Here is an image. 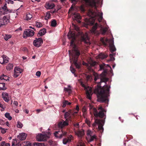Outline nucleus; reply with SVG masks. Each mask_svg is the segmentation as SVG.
<instances>
[{"label": "nucleus", "mask_w": 146, "mask_h": 146, "mask_svg": "<svg viewBox=\"0 0 146 146\" xmlns=\"http://www.w3.org/2000/svg\"><path fill=\"white\" fill-rule=\"evenodd\" d=\"M90 113L92 111L95 118L99 117L100 118L104 119H95V123L93 125L95 126L96 125H98V127L100 130H103V126L105 122V119L106 118V111L102 106H99L97 108V109L90 104Z\"/></svg>", "instance_id": "f257e3e1"}, {"label": "nucleus", "mask_w": 146, "mask_h": 146, "mask_svg": "<svg viewBox=\"0 0 146 146\" xmlns=\"http://www.w3.org/2000/svg\"><path fill=\"white\" fill-rule=\"evenodd\" d=\"M97 86L98 88L94 90V93L97 94L98 101L102 103H108L110 87L107 85L102 88L99 84Z\"/></svg>", "instance_id": "f03ea898"}, {"label": "nucleus", "mask_w": 146, "mask_h": 146, "mask_svg": "<svg viewBox=\"0 0 146 146\" xmlns=\"http://www.w3.org/2000/svg\"><path fill=\"white\" fill-rule=\"evenodd\" d=\"M72 115V113L70 110L65 113L64 114V117L66 119V120L65 121L63 120L62 121H60L58 123V126L59 128H61V131H56L54 133V135L55 137L61 139L63 136H65L67 135V132L63 131L62 129L65 126L68 125V121L70 120L71 115Z\"/></svg>", "instance_id": "7ed1b4c3"}, {"label": "nucleus", "mask_w": 146, "mask_h": 146, "mask_svg": "<svg viewBox=\"0 0 146 146\" xmlns=\"http://www.w3.org/2000/svg\"><path fill=\"white\" fill-rule=\"evenodd\" d=\"M108 67L111 68V67L108 65H106L104 63L100 65V69L103 70L104 71L101 75H99L97 74L94 75V80L96 83L100 84L102 82H106L108 80V78L106 77V76L108 72V70L106 68V67Z\"/></svg>", "instance_id": "20e7f679"}, {"label": "nucleus", "mask_w": 146, "mask_h": 146, "mask_svg": "<svg viewBox=\"0 0 146 146\" xmlns=\"http://www.w3.org/2000/svg\"><path fill=\"white\" fill-rule=\"evenodd\" d=\"M74 50L71 52L70 50H69V55L70 56V60L71 63L72 61L76 68L79 69L80 68V65L77 62L78 58L80 54V52L76 49H74Z\"/></svg>", "instance_id": "39448f33"}, {"label": "nucleus", "mask_w": 146, "mask_h": 146, "mask_svg": "<svg viewBox=\"0 0 146 146\" xmlns=\"http://www.w3.org/2000/svg\"><path fill=\"white\" fill-rule=\"evenodd\" d=\"M87 15L92 18H95L97 15L98 20L99 22H101L103 19V13L98 12L97 14L96 12L94 11L93 10L90 9L87 12Z\"/></svg>", "instance_id": "423d86ee"}, {"label": "nucleus", "mask_w": 146, "mask_h": 146, "mask_svg": "<svg viewBox=\"0 0 146 146\" xmlns=\"http://www.w3.org/2000/svg\"><path fill=\"white\" fill-rule=\"evenodd\" d=\"M109 42L110 49L111 52V53L110 54V59L109 61H113L115 60V58L113 57V56L115 55V53L113 52L115 51L116 50V49L114 44L113 41L112 40H110Z\"/></svg>", "instance_id": "0eeeda50"}, {"label": "nucleus", "mask_w": 146, "mask_h": 146, "mask_svg": "<svg viewBox=\"0 0 146 146\" xmlns=\"http://www.w3.org/2000/svg\"><path fill=\"white\" fill-rule=\"evenodd\" d=\"M50 135L51 133L50 132L44 134H38L36 136V139L39 141H45L49 138Z\"/></svg>", "instance_id": "6e6552de"}, {"label": "nucleus", "mask_w": 146, "mask_h": 146, "mask_svg": "<svg viewBox=\"0 0 146 146\" xmlns=\"http://www.w3.org/2000/svg\"><path fill=\"white\" fill-rule=\"evenodd\" d=\"M67 36L69 39H72L70 42V46H74V47H75V45L74 44V42L76 39L75 32V31H70L68 33Z\"/></svg>", "instance_id": "1a4fd4ad"}, {"label": "nucleus", "mask_w": 146, "mask_h": 146, "mask_svg": "<svg viewBox=\"0 0 146 146\" xmlns=\"http://www.w3.org/2000/svg\"><path fill=\"white\" fill-rule=\"evenodd\" d=\"M34 32L30 29H26L24 32L23 37L24 38H26L29 36H32L34 34Z\"/></svg>", "instance_id": "9d476101"}, {"label": "nucleus", "mask_w": 146, "mask_h": 146, "mask_svg": "<svg viewBox=\"0 0 146 146\" xmlns=\"http://www.w3.org/2000/svg\"><path fill=\"white\" fill-rule=\"evenodd\" d=\"M43 41L41 37L36 38L35 39L33 42V44L34 46L37 47L40 46L43 43Z\"/></svg>", "instance_id": "9b49d317"}, {"label": "nucleus", "mask_w": 146, "mask_h": 146, "mask_svg": "<svg viewBox=\"0 0 146 146\" xmlns=\"http://www.w3.org/2000/svg\"><path fill=\"white\" fill-rule=\"evenodd\" d=\"M74 137L71 135H70L66 138H64L62 141L64 145L67 143H69L71 142V141L73 139Z\"/></svg>", "instance_id": "f8f14e48"}, {"label": "nucleus", "mask_w": 146, "mask_h": 146, "mask_svg": "<svg viewBox=\"0 0 146 146\" xmlns=\"http://www.w3.org/2000/svg\"><path fill=\"white\" fill-rule=\"evenodd\" d=\"M87 2L89 6L92 7H94L95 9H96L97 7V6L96 4H99V2H96L94 0H88Z\"/></svg>", "instance_id": "ddd939ff"}, {"label": "nucleus", "mask_w": 146, "mask_h": 146, "mask_svg": "<svg viewBox=\"0 0 146 146\" xmlns=\"http://www.w3.org/2000/svg\"><path fill=\"white\" fill-rule=\"evenodd\" d=\"M81 40L87 45H89L90 44L89 37L87 35H83L82 36Z\"/></svg>", "instance_id": "4468645a"}, {"label": "nucleus", "mask_w": 146, "mask_h": 146, "mask_svg": "<svg viewBox=\"0 0 146 146\" xmlns=\"http://www.w3.org/2000/svg\"><path fill=\"white\" fill-rule=\"evenodd\" d=\"M76 134L78 137L81 138L84 134V131L83 129L79 130L76 132Z\"/></svg>", "instance_id": "2eb2a0df"}, {"label": "nucleus", "mask_w": 146, "mask_h": 146, "mask_svg": "<svg viewBox=\"0 0 146 146\" xmlns=\"http://www.w3.org/2000/svg\"><path fill=\"white\" fill-rule=\"evenodd\" d=\"M27 135L24 133H21L17 136V138L19 140L22 141L25 140L26 138Z\"/></svg>", "instance_id": "dca6fc26"}, {"label": "nucleus", "mask_w": 146, "mask_h": 146, "mask_svg": "<svg viewBox=\"0 0 146 146\" xmlns=\"http://www.w3.org/2000/svg\"><path fill=\"white\" fill-rule=\"evenodd\" d=\"M98 26V24L97 23H96L95 25L93 26L91 29L92 32L93 33L97 34H99V33H96L97 32L96 29Z\"/></svg>", "instance_id": "f3484780"}, {"label": "nucleus", "mask_w": 146, "mask_h": 146, "mask_svg": "<svg viewBox=\"0 0 146 146\" xmlns=\"http://www.w3.org/2000/svg\"><path fill=\"white\" fill-rule=\"evenodd\" d=\"M74 16L73 19L74 20H79L81 19V17L79 14L77 13H73Z\"/></svg>", "instance_id": "a211bd4d"}, {"label": "nucleus", "mask_w": 146, "mask_h": 146, "mask_svg": "<svg viewBox=\"0 0 146 146\" xmlns=\"http://www.w3.org/2000/svg\"><path fill=\"white\" fill-rule=\"evenodd\" d=\"M55 5L54 4L51 2H48L46 4V8L47 9H52L54 8Z\"/></svg>", "instance_id": "6ab92c4d"}, {"label": "nucleus", "mask_w": 146, "mask_h": 146, "mask_svg": "<svg viewBox=\"0 0 146 146\" xmlns=\"http://www.w3.org/2000/svg\"><path fill=\"white\" fill-rule=\"evenodd\" d=\"M46 33V29H43L40 30L39 33L37 34V36L38 37L42 36L44 35Z\"/></svg>", "instance_id": "aec40b11"}, {"label": "nucleus", "mask_w": 146, "mask_h": 146, "mask_svg": "<svg viewBox=\"0 0 146 146\" xmlns=\"http://www.w3.org/2000/svg\"><path fill=\"white\" fill-rule=\"evenodd\" d=\"M2 95L4 100L5 102H8L9 100L8 94L6 93H3Z\"/></svg>", "instance_id": "412c9836"}, {"label": "nucleus", "mask_w": 146, "mask_h": 146, "mask_svg": "<svg viewBox=\"0 0 146 146\" xmlns=\"http://www.w3.org/2000/svg\"><path fill=\"white\" fill-rule=\"evenodd\" d=\"M1 22H2V23H3L4 25L7 23L8 22H9V20L8 18H7L6 16H4L2 19H0Z\"/></svg>", "instance_id": "4be33fe9"}, {"label": "nucleus", "mask_w": 146, "mask_h": 146, "mask_svg": "<svg viewBox=\"0 0 146 146\" xmlns=\"http://www.w3.org/2000/svg\"><path fill=\"white\" fill-rule=\"evenodd\" d=\"M3 9L6 14L12 12L11 10L7 9V4L6 3L4 5L3 7Z\"/></svg>", "instance_id": "5701e85b"}, {"label": "nucleus", "mask_w": 146, "mask_h": 146, "mask_svg": "<svg viewBox=\"0 0 146 146\" xmlns=\"http://www.w3.org/2000/svg\"><path fill=\"white\" fill-rule=\"evenodd\" d=\"M86 94L87 97L88 99L90 100L91 99V96L92 95L91 91L86 90Z\"/></svg>", "instance_id": "b1692460"}, {"label": "nucleus", "mask_w": 146, "mask_h": 146, "mask_svg": "<svg viewBox=\"0 0 146 146\" xmlns=\"http://www.w3.org/2000/svg\"><path fill=\"white\" fill-rule=\"evenodd\" d=\"M0 80L8 81H9V79L8 77L4 75V74H3L1 75L0 77Z\"/></svg>", "instance_id": "393cba45"}, {"label": "nucleus", "mask_w": 146, "mask_h": 146, "mask_svg": "<svg viewBox=\"0 0 146 146\" xmlns=\"http://www.w3.org/2000/svg\"><path fill=\"white\" fill-rule=\"evenodd\" d=\"M90 66L88 67V69L89 70H92L91 67L95 66L97 64V63L96 61H92L90 63Z\"/></svg>", "instance_id": "a878e982"}, {"label": "nucleus", "mask_w": 146, "mask_h": 146, "mask_svg": "<svg viewBox=\"0 0 146 146\" xmlns=\"http://www.w3.org/2000/svg\"><path fill=\"white\" fill-rule=\"evenodd\" d=\"M17 142L16 139H13V141L12 142V145L11 146H21L22 144L20 143H18L15 145V142Z\"/></svg>", "instance_id": "bb28decb"}, {"label": "nucleus", "mask_w": 146, "mask_h": 146, "mask_svg": "<svg viewBox=\"0 0 146 146\" xmlns=\"http://www.w3.org/2000/svg\"><path fill=\"white\" fill-rule=\"evenodd\" d=\"M108 39L107 38H106L105 40L103 38H102L101 39V41L102 44L105 46L107 45V42H108Z\"/></svg>", "instance_id": "cd10ccee"}, {"label": "nucleus", "mask_w": 146, "mask_h": 146, "mask_svg": "<svg viewBox=\"0 0 146 146\" xmlns=\"http://www.w3.org/2000/svg\"><path fill=\"white\" fill-rule=\"evenodd\" d=\"M57 25V23L55 19H53L51 22V26L53 27H55Z\"/></svg>", "instance_id": "c85d7f7f"}, {"label": "nucleus", "mask_w": 146, "mask_h": 146, "mask_svg": "<svg viewBox=\"0 0 146 146\" xmlns=\"http://www.w3.org/2000/svg\"><path fill=\"white\" fill-rule=\"evenodd\" d=\"M5 83H0V90H5L6 89V88L5 87Z\"/></svg>", "instance_id": "c756f323"}, {"label": "nucleus", "mask_w": 146, "mask_h": 146, "mask_svg": "<svg viewBox=\"0 0 146 146\" xmlns=\"http://www.w3.org/2000/svg\"><path fill=\"white\" fill-rule=\"evenodd\" d=\"M107 56V55L106 54L102 53H100L99 55V57L102 59H103L106 58Z\"/></svg>", "instance_id": "7c9ffc66"}, {"label": "nucleus", "mask_w": 146, "mask_h": 146, "mask_svg": "<svg viewBox=\"0 0 146 146\" xmlns=\"http://www.w3.org/2000/svg\"><path fill=\"white\" fill-rule=\"evenodd\" d=\"M32 17V15L29 13H27L26 17V20L27 21H29L31 19Z\"/></svg>", "instance_id": "2f4dec72"}, {"label": "nucleus", "mask_w": 146, "mask_h": 146, "mask_svg": "<svg viewBox=\"0 0 146 146\" xmlns=\"http://www.w3.org/2000/svg\"><path fill=\"white\" fill-rule=\"evenodd\" d=\"M68 88H64V90L68 92L69 94H70L71 92V90L70 89L71 86L70 85L68 86Z\"/></svg>", "instance_id": "473e14b6"}, {"label": "nucleus", "mask_w": 146, "mask_h": 146, "mask_svg": "<svg viewBox=\"0 0 146 146\" xmlns=\"http://www.w3.org/2000/svg\"><path fill=\"white\" fill-rule=\"evenodd\" d=\"M5 117L7 118L9 120H11L12 119V117L10 115V114L9 113H6L5 114Z\"/></svg>", "instance_id": "72a5a7b5"}, {"label": "nucleus", "mask_w": 146, "mask_h": 146, "mask_svg": "<svg viewBox=\"0 0 146 146\" xmlns=\"http://www.w3.org/2000/svg\"><path fill=\"white\" fill-rule=\"evenodd\" d=\"M0 146H10L9 143H6L5 141H3L1 143Z\"/></svg>", "instance_id": "f704fd0d"}, {"label": "nucleus", "mask_w": 146, "mask_h": 146, "mask_svg": "<svg viewBox=\"0 0 146 146\" xmlns=\"http://www.w3.org/2000/svg\"><path fill=\"white\" fill-rule=\"evenodd\" d=\"M13 67V65L12 64H9L7 65L6 67V69L7 70H10L12 69Z\"/></svg>", "instance_id": "c9c22d12"}, {"label": "nucleus", "mask_w": 146, "mask_h": 146, "mask_svg": "<svg viewBox=\"0 0 146 146\" xmlns=\"http://www.w3.org/2000/svg\"><path fill=\"white\" fill-rule=\"evenodd\" d=\"M35 26L38 28H40L42 26V23L40 22H37L36 23Z\"/></svg>", "instance_id": "e433bc0d"}, {"label": "nucleus", "mask_w": 146, "mask_h": 146, "mask_svg": "<svg viewBox=\"0 0 146 146\" xmlns=\"http://www.w3.org/2000/svg\"><path fill=\"white\" fill-rule=\"evenodd\" d=\"M90 142H91L93 141L94 139H97V137L95 135H94L93 136L90 135Z\"/></svg>", "instance_id": "4c0bfd02"}, {"label": "nucleus", "mask_w": 146, "mask_h": 146, "mask_svg": "<svg viewBox=\"0 0 146 146\" xmlns=\"http://www.w3.org/2000/svg\"><path fill=\"white\" fill-rule=\"evenodd\" d=\"M3 57L4 64L7 63L8 62V60L7 59V57L5 55H3Z\"/></svg>", "instance_id": "58836bf2"}, {"label": "nucleus", "mask_w": 146, "mask_h": 146, "mask_svg": "<svg viewBox=\"0 0 146 146\" xmlns=\"http://www.w3.org/2000/svg\"><path fill=\"white\" fill-rule=\"evenodd\" d=\"M102 33V35H104L106 32L107 31L108 29L105 27V28H102L101 29Z\"/></svg>", "instance_id": "ea45409f"}, {"label": "nucleus", "mask_w": 146, "mask_h": 146, "mask_svg": "<svg viewBox=\"0 0 146 146\" xmlns=\"http://www.w3.org/2000/svg\"><path fill=\"white\" fill-rule=\"evenodd\" d=\"M14 71L19 72V73H21L22 72V70L18 67H16L14 69Z\"/></svg>", "instance_id": "a19ab883"}, {"label": "nucleus", "mask_w": 146, "mask_h": 146, "mask_svg": "<svg viewBox=\"0 0 146 146\" xmlns=\"http://www.w3.org/2000/svg\"><path fill=\"white\" fill-rule=\"evenodd\" d=\"M79 9L82 13H84L85 11V9L83 5H82L80 6L79 7Z\"/></svg>", "instance_id": "79ce46f5"}, {"label": "nucleus", "mask_w": 146, "mask_h": 146, "mask_svg": "<svg viewBox=\"0 0 146 146\" xmlns=\"http://www.w3.org/2000/svg\"><path fill=\"white\" fill-rule=\"evenodd\" d=\"M34 145H36L37 146H44V144L43 143H39L35 142L33 143Z\"/></svg>", "instance_id": "37998d69"}, {"label": "nucleus", "mask_w": 146, "mask_h": 146, "mask_svg": "<svg viewBox=\"0 0 146 146\" xmlns=\"http://www.w3.org/2000/svg\"><path fill=\"white\" fill-rule=\"evenodd\" d=\"M51 17V14H50L49 13L47 12L46 13V18L45 19L46 20H48V19H49Z\"/></svg>", "instance_id": "c03bdc74"}, {"label": "nucleus", "mask_w": 146, "mask_h": 146, "mask_svg": "<svg viewBox=\"0 0 146 146\" xmlns=\"http://www.w3.org/2000/svg\"><path fill=\"white\" fill-rule=\"evenodd\" d=\"M23 126V124L20 121H18L17 124V127L19 128H21Z\"/></svg>", "instance_id": "a18cd8bd"}, {"label": "nucleus", "mask_w": 146, "mask_h": 146, "mask_svg": "<svg viewBox=\"0 0 146 146\" xmlns=\"http://www.w3.org/2000/svg\"><path fill=\"white\" fill-rule=\"evenodd\" d=\"M11 37V35H6L5 36H4V39L6 40H8Z\"/></svg>", "instance_id": "49530a36"}, {"label": "nucleus", "mask_w": 146, "mask_h": 146, "mask_svg": "<svg viewBox=\"0 0 146 146\" xmlns=\"http://www.w3.org/2000/svg\"><path fill=\"white\" fill-rule=\"evenodd\" d=\"M20 73H19V72H17L14 71V77H15V78H16V77H17L18 76H19V75L20 74Z\"/></svg>", "instance_id": "de8ad7c7"}, {"label": "nucleus", "mask_w": 146, "mask_h": 146, "mask_svg": "<svg viewBox=\"0 0 146 146\" xmlns=\"http://www.w3.org/2000/svg\"><path fill=\"white\" fill-rule=\"evenodd\" d=\"M87 108L85 106H83L82 108V113H87Z\"/></svg>", "instance_id": "09e8293b"}, {"label": "nucleus", "mask_w": 146, "mask_h": 146, "mask_svg": "<svg viewBox=\"0 0 146 146\" xmlns=\"http://www.w3.org/2000/svg\"><path fill=\"white\" fill-rule=\"evenodd\" d=\"M71 3H73V5H74V6H75V5L77 3V1L76 0H70Z\"/></svg>", "instance_id": "8fccbe9b"}, {"label": "nucleus", "mask_w": 146, "mask_h": 146, "mask_svg": "<svg viewBox=\"0 0 146 146\" xmlns=\"http://www.w3.org/2000/svg\"><path fill=\"white\" fill-rule=\"evenodd\" d=\"M0 63L1 64H4L3 56L0 57Z\"/></svg>", "instance_id": "3c124183"}, {"label": "nucleus", "mask_w": 146, "mask_h": 146, "mask_svg": "<svg viewBox=\"0 0 146 146\" xmlns=\"http://www.w3.org/2000/svg\"><path fill=\"white\" fill-rule=\"evenodd\" d=\"M1 132L2 133H3V134H4L6 132V130L7 129H5L2 128H1Z\"/></svg>", "instance_id": "603ef678"}, {"label": "nucleus", "mask_w": 146, "mask_h": 146, "mask_svg": "<svg viewBox=\"0 0 146 146\" xmlns=\"http://www.w3.org/2000/svg\"><path fill=\"white\" fill-rule=\"evenodd\" d=\"M70 69L71 72H72V73L74 74L75 71V70L74 68L72 67V66L70 67Z\"/></svg>", "instance_id": "864d4df0"}, {"label": "nucleus", "mask_w": 146, "mask_h": 146, "mask_svg": "<svg viewBox=\"0 0 146 146\" xmlns=\"http://www.w3.org/2000/svg\"><path fill=\"white\" fill-rule=\"evenodd\" d=\"M68 102V101L67 100H65L63 102V105L62 106V107L63 108H65L66 105V102Z\"/></svg>", "instance_id": "5fc2aeb1"}, {"label": "nucleus", "mask_w": 146, "mask_h": 146, "mask_svg": "<svg viewBox=\"0 0 146 146\" xmlns=\"http://www.w3.org/2000/svg\"><path fill=\"white\" fill-rule=\"evenodd\" d=\"M41 75V72L39 71H38L36 72V76L38 77H40Z\"/></svg>", "instance_id": "6e6d98bb"}, {"label": "nucleus", "mask_w": 146, "mask_h": 146, "mask_svg": "<svg viewBox=\"0 0 146 146\" xmlns=\"http://www.w3.org/2000/svg\"><path fill=\"white\" fill-rule=\"evenodd\" d=\"M74 126L76 128H78L79 127V124L78 123H74L73 124Z\"/></svg>", "instance_id": "4d7b16f0"}, {"label": "nucleus", "mask_w": 146, "mask_h": 146, "mask_svg": "<svg viewBox=\"0 0 146 146\" xmlns=\"http://www.w3.org/2000/svg\"><path fill=\"white\" fill-rule=\"evenodd\" d=\"M10 3L12 4H13L14 3V2L13 1L11 0H7V3L9 4Z\"/></svg>", "instance_id": "13d9d810"}, {"label": "nucleus", "mask_w": 146, "mask_h": 146, "mask_svg": "<svg viewBox=\"0 0 146 146\" xmlns=\"http://www.w3.org/2000/svg\"><path fill=\"white\" fill-rule=\"evenodd\" d=\"M91 78V76L89 75H88L86 76V78L87 80H89Z\"/></svg>", "instance_id": "bf43d9fd"}, {"label": "nucleus", "mask_w": 146, "mask_h": 146, "mask_svg": "<svg viewBox=\"0 0 146 146\" xmlns=\"http://www.w3.org/2000/svg\"><path fill=\"white\" fill-rule=\"evenodd\" d=\"M4 124V122L1 119H0V125H2Z\"/></svg>", "instance_id": "052dcab7"}, {"label": "nucleus", "mask_w": 146, "mask_h": 146, "mask_svg": "<svg viewBox=\"0 0 146 146\" xmlns=\"http://www.w3.org/2000/svg\"><path fill=\"white\" fill-rule=\"evenodd\" d=\"M81 86H82L85 89L86 88V86L83 83H81Z\"/></svg>", "instance_id": "680f3d73"}, {"label": "nucleus", "mask_w": 146, "mask_h": 146, "mask_svg": "<svg viewBox=\"0 0 146 146\" xmlns=\"http://www.w3.org/2000/svg\"><path fill=\"white\" fill-rule=\"evenodd\" d=\"M18 103L17 101H14L13 102V104L17 106L18 105Z\"/></svg>", "instance_id": "e2e57ef3"}, {"label": "nucleus", "mask_w": 146, "mask_h": 146, "mask_svg": "<svg viewBox=\"0 0 146 146\" xmlns=\"http://www.w3.org/2000/svg\"><path fill=\"white\" fill-rule=\"evenodd\" d=\"M74 6L73 5H72L69 9L68 13L70 11L74 9Z\"/></svg>", "instance_id": "0e129e2a"}, {"label": "nucleus", "mask_w": 146, "mask_h": 146, "mask_svg": "<svg viewBox=\"0 0 146 146\" xmlns=\"http://www.w3.org/2000/svg\"><path fill=\"white\" fill-rule=\"evenodd\" d=\"M76 109L77 111H79V108L78 105L76 106Z\"/></svg>", "instance_id": "69168bd1"}, {"label": "nucleus", "mask_w": 146, "mask_h": 146, "mask_svg": "<svg viewBox=\"0 0 146 146\" xmlns=\"http://www.w3.org/2000/svg\"><path fill=\"white\" fill-rule=\"evenodd\" d=\"M27 146H33L32 145L31 143H27Z\"/></svg>", "instance_id": "338daca9"}, {"label": "nucleus", "mask_w": 146, "mask_h": 146, "mask_svg": "<svg viewBox=\"0 0 146 146\" xmlns=\"http://www.w3.org/2000/svg\"><path fill=\"white\" fill-rule=\"evenodd\" d=\"M87 113H83V115L84 117H86Z\"/></svg>", "instance_id": "774afa93"}]
</instances>
